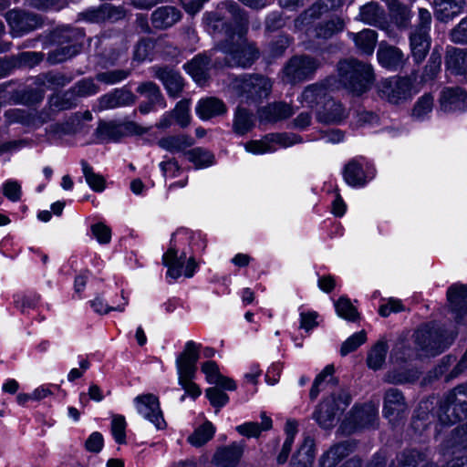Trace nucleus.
<instances>
[{"instance_id":"36","label":"nucleus","mask_w":467,"mask_h":467,"mask_svg":"<svg viewBox=\"0 0 467 467\" xmlns=\"http://www.w3.org/2000/svg\"><path fill=\"white\" fill-rule=\"evenodd\" d=\"M210 58L206 55H198L184 65L185 70L199 84L204 83L208 77Z\"/></svg>"},{"instance_id":"30","label":"nucleus","mask_w":467,"mask_h":467,"mask_svg":"<svg viewBox=\"0 0 467 467\" xmlns=\"http://www.w3.org/2000/svg\"><path fill=\"white\" fill-rule=\"evenodd\" d=\"M378 61L383 67L389 70H398L404 64L403 53L395 47L379 44L377 52Z\"/></svg>"},{"instance_id":"41","label":"nucleus","mask_w":467,"mask_h":467,"mask_svg":"<svg viewBox=\"0 0 467 467\" xmlns=\"http://www.w3.org/2000/svg\"><path fill=\"white\" fill-rule=\"evenodd\" d=\"M389 347L386 341H378L368 351L367 364L369 368L377 370L381 368L385 362Z\"/></svg>"},{"instance_id":"38","label":"nucleus","mask_w":467,"mask_h":467,"mask_svg":"<svg viewBox=\"0 0 467 467\" xmlns=\"http://www.w3.org/2000/svg\"><path fill=\"white\" fill-rule=\"evenodd\" d=\"M349 36L355 42L358 51L364 55H372L378 42L376 31L349 32Z\"/></svg>"},{"instance_id":"23","label":"nucleus","mask_w":467,"mask_h":467,"mask_svg":"<svg viewBox=\"0 0 467 467\" xmlns=\"http://www.w3.org/2000/svg\"><path fill=\"white\" fill-rule=\"evenodd\" d=\"M340 5L341 0H319L295 20V26L296 27L309 26L317 19H319L324 14L327 13L329 9L336 8Z\"/></svg>"},{"instance_id":"51","label":"nucleus","mask_w":467,"mask_h":467,"mask_svg":"<svg viewBox=\"0 0 467 467\" xmlns=\"http://www.w3.org/2000/svg\"><path fill=\"white\" fill-rule=\"evenodd\" d=\"M316 456L315 441L311 437H306L301 444L297 455L294 457L296 460H301L312 466Z\"/></svg>"},{"instance_id":"22","label":"nucleus","mask_w":467,"mask_h":467,"mask_svg":"<svg viewBox=\"0 0 467 467\" xmlns=\"http://www.w3.org/2000/svg\"><path fill=\"white\" fill-rule=\"evenodd\" d=\"M5 19L11 29H37L45 26L44 20L39 15L21 9L8 11Z\"/></svg>"},{"instance_id":"19","label":"nucleus","mask_w":467,"mask_h":467,"mask_svg":"<svg viewBox=\"0 0 467 467\" xmlns=\"http://www.w3.org/2000/svg\"><path fill=\"white\" fill-rule=\"evenodd\" d=\"M447 298L458 324H467V285L455 284L449 287Z\"/></svg>"},{"instance_id":"26","label":"nucleus","mask_w":467,"mask_h":467,"mask_svg":"<svg viewBox=\"0 0 467 467\" xmlns=\"http://www.w3.org/2000/svg\"><path fill=\"white\" fill-rule=\"evenodd\" d=\"M244 446V442H233L228 446L217 449L213 455V462L217 467L234 466L240 461Z\"/></svg>"},{"instance_id":"64","label":"nucleus","mask_w":467,"mask_h":467,"mask_svg":"<svg viewBox=\"0 0 467 467\" xmlns=\"http://www.w3.org/2000/svg\"><path fill=\"white\" fill-rule=\"evenodd\" d=\"M93 235L99 244H109L111 240V230L103 223H98L91 226Z\"/></svg>"},{"instance_id":"16","label":"nucleus","mask_w":467,"mask_h":467,"mask_svg":"<svg viewBox=\"0 0 467 467\" xmlns=\"http://www.w3.org/2000/svg\"><path fill=\"white\" fill-rule=\"evenodd\" d=\"M334 82V78L329 77L320 82H316L306 86L301 95L298 97V101L308 108H320L330 98L329 88Z\"/></svg>"},{"instance_id":"4","label":"nucleus","mask_w":467,"mask_h":467,"mask_svg":"<svg viewBox=\"0 0 467 467\" xmlns=\"http://www.w3.org/2000/svg\"><path fill=\"white\" fill-rule=\"evenodd\" d=\"M436 417L442 425H451L467 418V384H461L442 396Z\"/></svg>"},{"instance_id":"45","label":"nucleus","mask_w":467,"mask_h":467,"mask_svg":"<svg viewBox=\"0 0 467 467\" xmlns=\"http://www.w3.org/2000/svg\"><path fill=\"white\" fill-rule=\"evenodd\" d=\"M425 454L416 450H405L399 453L390 465L395 467H417L418 464L425 461Z\"/></svg>"},{"instance_id":"31","label":"nucleus","mask_w":467,"mask_h":467,"mask_svg":"<svg viewBox=\"0 0 467 467\" xmlns=\"http://www.w3.org/2000/svg\"><path fill=\"white\" fill-rule=\"evenodd\" d=\"M182 18V14L174 6H161L151 15V23L155 29H166L173 26Z\"/></svg>"},{"instance_id":"50","label":"nucleus","mask_w":467,"mask_h":467,"mask_svg":"<svg viewBox=\"0 0 467 467\" xmlns=\"http://www.w3.org/2000/svg\"><path fill=\"white\" fill-rule=\"evenodd\" d=\"M77 21L90 24H100L105 22L104 5H101L99 7H90L79 13L78 15Z\"/></svg>"},{"instance_id":"47","label":"nucleus","mask_w":467,"mask_h":467,"mask_svg":"<svg viewBox=\"0 0 467 467\" xmlns=\"http://www.w3.org/2000/svg\"><path fill=\"white\" fill-rule=\"evenodd\" d=\"M431 405V402L428 400L421 401L419 404L417 414L413 417L411 423L412 428L415 431H424L431 421L430 418H434L432 414L431 415L428 412Z\"/></svg>"},{"instance_id":"59","label":"nucleus","mask_w":467,"mask_h":467,"mask_svg":"<svg viewBox=\"0 0 467 467\" xmlns=\"http://www.w3.org/2000/svg\"><path fill=\"white\" fill-rule=\"evenodd\" d=\"M126 420L121 415L115 416L111 421V432L114 440L119 444L126 442Z\"/></svg>"},{"instance_id":"11","label":"nucleus","mask_w":467,"mask_h":467,"mask_svg":"<svg viewBox=\"0 0 467 467\" xmlns=\"http://www.w3.org/2000/svg\"><path fill=\"white\" fill-rule=\"evenodd\" d=\"M342 175L350 187L362 188L375 177V169L363 156H357L346 163Z\"/></svg>"},{"instance_id":"61","label":"nucleus","mask_w":467,"mask_h":467,"mask_svg":"<svg viewBox=\"0 0 467 467\" xmlns=\"http://www.w3.org/2000/svg\"><path fill=\"white\" fill-rule=\"evenodd\" d=\"M433 98L431 95L422 96L413 109V116L417 119H423L432 109Z\"/></svg>"},{"instance_id":"2","label":"nucleus","mask_w":467,"mask_h":467,"mask_svg":"<svg viewBox=\"0 0 467 467\" xmlns=\"http://www.w3.org/2000/svg\"><path fill=\"white\" fill-rule=\"evenodd\" d=\"M188 243L193 254H200L206 247L204 236L200 232H192L188 229L178 230L171 237L170 247L162 256L163 265L167 266V276L173 280L182 274L186 262L187 253L180 251L182 244Z\"/></svg>"},{"instance_id":"13","label":"nucleus","mask_w":467,"mask_h":467,"mask_svg":"<svg viewBox=\"0 0 467 467\" xmlns=\"http://www.w3.org/2000/svg\"><path fill=\"white\" fill-rule=\"evenodd\" d=\"M302 140L296 134L272 133L261 140H250L244 144L246 151L254 154H264L276 150V145L283 148L290 147Z\"/></svg>"},{"instance_id":"20","label":"nucleus","mask_w":467,"mask_h":467,"mask_svg":"<svg viewBox=\"0 0 467 467\" xmlns=\"http://www.w3.org/2000/svg\"><path fill=\"white\" fill-rule=\"evenodd\" d=\"M349 115L348 109L331 97L316 111V119L323 124H340Z\"/></svg>"},{"instance_id":"28","label":"nucleus","mask_w":467,"mask_h":467,"mask_svg":"<svg viewBox=\"0 0 467 467\" xmlns=\"http://www.w3.org/2000/svg\"><path fill=\"white\" fill-rule=\"evenodd\" d=\"M440 103L446 112L463 110L467 107V93L459 87L447 88L441 92Z\"/></svg>"},{"instance_id":"53","label":"nucleus","mask_w":467,"mask_h":467,"mask_svg":"<svg viewBox=\"0 0 467 467\" xmlns=\"http://www.w3.org/2000/svg\"><path fill=\"white\" fill-rule=\"evenodd\" d=\"M5 121L8 125L19 123L30 127L33 120H30V112L22 109H10L5 112Z\"/></svg>"},{"instance_id":"46","label":"nucleus","mask_w":467,"mask_h":467,"mask_svg":"<svg viewBox=\"0 0 467 467\" xmlns=\"http://www.w3.org/2000/svg\"><path fill=\"white\" fill-rule=\"evenodd\" d=\"M214 433L215 427L211 421L207 420L188 437V441L195 447H201L208 442Z\"/></svg>"},{"instance_id":"24","label":"nucleus","mask_w":467,"mask_h":467,"mask_svg":"<svg viewBox=\"0 0 467 467\" xmlns=\"http://www.w3.org/2000/svg\"><path fill=\"white\" fill-rule=\"evenodd\" d=\"M257 113L260 122L275 123L290 118L295 111L290 104L277 101L260 108Z\"/></svg>"},{"instance_id":"48","label":"nucleus","mask_w":467,"mask_h":467,"mask_svg":"<svg viewBox=\"0 0 467 467\" xmlns=\"http://www.w3.org/2000/svg\"><path fill=\"white\" fill-rule=\"evenodd\" d=\"M82 171L88 186L95 192H102L105 189V180L94 171L93 168L84 160L81 161Z\"/></svg>"},{"instance_id":"10","label":"nucleus","mask_w":467,"mask_h":467,"mask_svg":"<svg viewBox=\"0 0 467 467\" xmlns=\"http://www.w3.org/2000/svg\"><path fill=\"white\" fill-rule=\"evenodd\" d=\"M350 396L344 391L332 394L324 399L314 412V419L323 429H329L334 425L335 417L350 404Z\"/></svg>"},{"instance_id":"1","label":"nucleus","mask_w":467,"mask_h":467,"mask_svg":"<svg viewBox=\"0 0 467 467\" xmlns=\"http://www.w3.org/2000/svg\"><path fill=\"white\" fill-rule=\"evenodd\" d=\"M213 37L230 67H249L259 58V50L247 39L246 31H213Z\"/></svg>"},{"instance_id":"15","label":"nucleus","mask_w":467,"mask_h":467,"mask_svg":"<svg viewBox=\"0 0 467 467\" xmlns=\"http://www.w3.org/2000/svg\"><path fill=\"white\" fill-rule=\"evenodd\" d=\"M147 131L148 129L138 125L134 121H125L122 123L100 121L97 128L98 137L110 141H119L123 137L129 135H142Z\"/></svg>"},{"instance_id":"18","label":"nucleus","mask_w":467,"mask_h":467,"mask_svg":"<svg viewBox=\"0 0 467 467\" xmlns=\"http://www.w3.org/2000/svg\"><path fill=\"white\" fill-rule=\"evenodd\" d=\"M378 410L371 404L355 406L348 418L342 424L344 431L350 425L349 431H355L359 428L373 426L377 420Z\"/></svg>"},{"instance_id":"32","label":"nucleus","mask_w":467,"mask_h":467,"mask_svg":"<svg viewBox=\"0 0 467 467\" xmlns=\"http://www.w3.org/2000/svg\"><path fill=\"white\" fill-rule=\"evenodd\" d=\"M446 69L453 75H467V50L449 47L445 57Z\"/></svg>"},{"instance_id":"60","label":"nucleus","mask_w":467,"mask_h":467,"mask_svg":"<svg viewBox=\"0 0 467 467\" xmlns=\"http://www.w3.org/2000/svg\"><path fill=\"white\" fill-rule=\"evenodd\" d=\"M205 395L212 406L217 408L218 410L225 406L229 401L228 395L216 387L207 389Z\"/></svg>"},{"instance_id":"34","label":"nucleus","mask_w":467,"mask_h":467,"mask_svg":"<svg viewBox=\"0 0 467 467\" xmlns=\"http://www.w3.org/2000/svg\"><path fill=\"white\" fill-rule=\"evenodd\" d=\"M411 53L417 63L421 62L431 47V37L427 31H413L410 36Z\"/></svg>"},{"instance_id":"49","label":"nucleus","mask_w":467,"mask_h":467,"mask_svg":"<svg viewBox=\"0 0 467 467\" xmlns=\"http://www.w3.org/2000/svg\"><path fill=\"white\" fill-rule=\"evenodd\" d=\"M335 308L337 314L348 321H356L358 317V312L357 308L352 305L348 297L341 296L335 303Z\"/></svg>"},{"instance_id":"42","label":"nucleus","mask_w":467,"mask_h":467,"mask_svg":"<svg viewBox=\"0 0 467 467\" xmlns=\"http://www.w3.org/2000/svg\"><path fill=\"white\" fill-rule=\"evenodd\" d=\"M254 115L246 109L238 107L234 119V130L238 135H244L254 127Z\"/></svg>"},{"instance_id":"43","label":"nucleus","mask_w":467,"mask_h":467,"mask_svg":"<svg viewBox=\"0 0 467 467\" xmlns=\"http://www.w3.org/2000/svg\"><path fill=\"white\" fill-rule=\"evenodd\" d=\"M190 162L193 163L196 169L207 168L213 164L214 156L209 150L196 147L185 152Z\"/></svg>"},{"instance_id":"57","label":"nucleus","mask_w":467,"mask_h":467,"mask_svg":"<svg viewBox=\"0 0 467 467\" xmlns=\"http://www.w3.org/2000/svg\"><path fill=\"white\" fill-rule=\"evenodd\" d=\"M171 112L173 113L175 122L182 128H185L190 124L191 116L190 104L188 100H180Z\"/></svg>"},{"instance_id":"39","label":"nucleus","mask_w":467,"mask_h":467,"mask_svg":"<svg viewBox=\"0 0 467 467\" xmlns=\"http://www.w3.org/2000/svg\"><path fill=\"white\" fill-rule=\"evenodd\" d=\"M359 19L371 26H379L384 20V10L375 2L368 3L360 7Z\"/></svg>"},{"instance_id":"37","label":"nucleus","mask_w":467,"mask_h":467,"mask_svg":"<svg viewBox=\"0 0 467 467\" xmlns=\"http://www.w3.org/2000/svg\"><path fill=\"white\" fill-rule=\"evenodd\" d=\"M435 15L441 21H448L460 14L465 5V0H435Z\"/></svg>"},{"instance_id":"27","label":"nucleus","mask_w":467,"mask_h":467,"mask_svg":"<svg viewBox=\"0 0 467 467\" xmlns=\"http://www.w3.org/2000/svg\"><path fill=\"white\" fill-rule=\"evenodd\" d=\"M154 76L161 81L169 96H180L184 84L179 72L168 67H154Z\"/></svg>"},{"instance_id":"25","label":"nucleus","mask_w":467,"mask_h":467,"mask_svg":"<svg viewBox=\"0 0 467 467\" xmlns=\"http://www.w3.org/2000/svg\"><path fill=\"white\" fill-rule=\"evenodd\" d=\"M135 96L128 88H115L99 99V109L106 110L134 104Z\"/></svg>"},{"instance_id":"3","label":"nucleus","mask_w":467,"mask_h":467,"mask_svg":"<svg viewBox=\"0 0 467 467\" xmlns=\"http://www.w3.org/2000/svg\"><path fill=\"white\" fill-rule=\"evenodd\" d=\"M337 74L344 88L356 95L367 92L375 79L372 66L356 58L339 61Z\"/></svg>"},{"instance_id":"12","label":"nucleus","mask_w":467,"mask_h":467,"mask_svg":"<svg viewBox=\"0 0 467 467\" xmlns=\"http://www.w3.org/2000/svg\"><path fill=\"white\" fill-rule=\"evenodd\" d=\"M411 87L409 78L394 76L381 79L377 85V90L380 98L398 104L410 97Z\"/></svg>"},{"instance_id":"56","label":"nucleus","mask_w":467,"mask_h":467,"mask_svg":"<svg viewBox=\"0 0 467 467\" xmlns=\"http://www.w3.org/2000/svg\"><path fill=\"white\" fill-rule=\"evenodd\" d=\"M77 98H85L96 95L99 91V87L92 78H83L77 82L72 88Z\"/></svg>"},{"instance_id":"6","label":"nucleus","mask_w":467,"mask_h":467,"mask_svg":"<svg viewBox=\"0 0 467 467\" xmlns=\"http://www.w3.org/2000/svg\"><path fill=\"white\" fill-rule=\"evenodd\" d=\"M233 87L242 102L256 104L270 95L273 83L260 74H244L234 81Z\"/></svg>"},{"instance_id":"55","label":"nucleus","mask_w":467,"mask_h":467,"mask_svg":"<svg viewBox=\"0 0 467 467\" xmlns=\"http://www.w3.org/2000/svg\"><path fill=\"white\" fill-rule=\"evenodd\" d=\"M130 74V70L115 69L100 72L96 75V79L107 85H114L126 79Z\"/></svg>"},{"instance_id":"14","label":"nucleus","mask_w":467,"mask_h":467,"mask_svg":"<svg viewBox=\"0 0 467 467\" xmlns=\"http://www.w3.org/2000/svg\"><path fill=\"white\" fill-rule=\"evenodd\" d=\"M137 412L152 423L157 430H164L167 423L161 410L157 396L151 393L141 394L133 400Z\"/></svg>"},{"instance_id":"9","label":"nucleus","mask_w":467,"mask_h":467,"mask_svg":"<svg viewBox=\"0 0 467 467\" xmlns=\"http://www.w3.org/2000/svg\"><path fill=\"white\" fill-rule=\"evenodd\" d=\"M224 19L233 21L234 25L239 29H244L248 26L246 12L234 1H223L215 11L206 12L203 15L204 23L208 26H213V29L218 27L215 23Z\"/></svg>"},{"instance_id":"54","label":"nucleus","mask_w":467,"mask_h":467,"mask_svg":"<svg viewBox=\"0 0 467 467\" xmlns=\"http://www.w3.org/2000/svg\"><path fill=\"white\" fill-rule=\"evenodd\" d=\"M366 340L367 334L364 330L354 333L343 342L340 348L341 355L346 356L355 351L358 348L364 344Z\"/></svg>"},{"instance_id":"17","label":"nucleus","mask_w":467,"mask_h":467,"mask_svg":"<svg viewBox=\"0 0 467 467\" xmlns=\"http://www.w3.org/2000/svg\"><path fill=\"white\" fill-rule=\"evenodd\" d=\"M201 344L192 340L185 343L183 351L176 358L178 376H195L200 358Z\"/></svg>"},{"instance_id":"7","label":"nucleus","mask_w":467,"mask_h":467,"mask_svg":"<svg viewBox=\"0 0 467 467\" xmlns=\"http://www.w3.org/2000/svg\"><path fill=\"white\" fill-rule=\"evenodd\" d=\"M442 467H467V422L453 430L442 446Z\"/></svg>"},{"instance_id":"29","label":"nucleus","mask_w":467,"mask_h":467,"mask_svg":"<svg viewBox=\"0 0 467 467\" xmlns=\"http://www.w3.org/2000/svg\"><path fill=\"white\" fill-rule=\"evenodd\" d=\"M355 446V443L349 441L334 444L320 457L319 467H335L354 451Z\"/></svg>"},{"instance_id":"44","label":"nucleus","mask_w":467,"mask_h":467,"mask_svg":"<svg viewBox=\"0 0 467 467\" xmlns=\"http://www.w3.org/2000/svg\"><path fill=\"white\" fill-rule=\"evenodd\" d=\"M136 90L139 94L145 97L148 101L157 104L161 109L166 107V102L161 89L154 82H143L138 86Z\"/></svg>"},{"instance_id":"8","label":"nucleus","mask_w":467,"mask_h":467,"mask_svg":"<svg viewBox=\"0 0 467 467\" xmlns=\"http://www.w3.org/2000/svg\"><path fill=\"white\" fill-rule=\"evenodd\" d=\"M320 66V60L316 57L307 55L294 56L284 66L282 78L285 82L295 85L313 78Z\"/></svg>"},{"instance_id":"21","label":"nucleus","mask_w":467,"mask_h":467,"mask_svg":"<svg viewBox=\"0 0 467 467\" xmlns=\"http://www.w3.org/2000/svg\"><path fill=\"white\" fill-rule=\"evenodd\" d=\"M407 405L402 393L395 388L389 389L384 397L383 414L390 422L403 418Z\"/></svg>"},{"instance_id":"63","label":"nucleus","mask_w":467,"mask_h":467,"mask_svg":"<svg viewBox=\"0 0 467 467\" xmlns=\"http://www.w3.org/2000/svg\"><path fill=\"white\" fill-rule=\"evenodd\" d=\"M405 310L401 300L389 298L386 303L379 306V313L381 317H387L391 313H400Z\"/></svg>"},{"instance_id":"62","label":"nucleus","mask_w":467,"mask_h":467,"mask_svg":"<svg viewBox=\"0 0 467 467\" xmlns=\"http://www.w3.org/2000/svg\"><path fill=\"white\" fill-rule=\"evenodd\" d=\"M195 376H178L179 385L184 389L185 393L192 399H197L202 391L199 386L193 382Z\"/></svg>"},{"instance_id":"33","label":"nucleus","mask_w":467,"mask_h":467,"mask_svg":"<svg viewBox=\"0 0 467 467\" xmlns=\"http://www.w3.org/2000/svg\"><path fill=\"white\" fill-rule=\"evenodd\" d=\"M196 114L202 120H207L226 111L225 104L216 98H206L199 100Z\"/></svg>"},{"instance_id":"5","label":"nucleus","mask_w":467,"mask_h":467,"mask_svg":"<svg viewBox=\"0 0 467 467\" xmlns=\"http://www.w3.org/2000/svg\"><path fill=\"white\" fill-rule=\"evenodd\" d=\"M454 337L452 332L435 324H427L416 331L415 343L422 355L434 357L444 351Z\"/></svg>"},{"instance_id":"52","label":"nucleus","mask_w":467,"mask_h":467,"mask_svg":"<svg viewBox=\"0 0 467 467\" xmlns=\"http://www.w3.org/2000/svg\"><path fill=\"white\" fill-rule=\"evenodd\" d=\"M122 304L118 305L116 306H109L103 298L98 296L94 300L90 301V306L92 309L100 315L108 314L110 311H119L122 312L125 309V306L128 305V299L124 296L123 292L121 293Z\"/></svg>"},{"instance_id":"58","label":"nucleus","mask_w":467,"mask_h":467,"mask_svg":"<svg viewBox=\"0 0 467 467\" xmlns=\"http://www.w3.org/2000/svg\"><path fill=\"white\" fill-rule=\"evenodd\" d=\"M42 84L47 85L48 88H57L66 86L71 78L62 73L48 72L39 77Z\"/></svg>"},{"instance_id":"35","label":"nucleus","mask_w":467,"mask_h":467,"mask_svg":"<svg viewBox=\"0 0 467 467\" xmlns=\"http://www.w3.org/2000/svg\"><path fill=\"white\" fill-rule=\"evenodd\" d=\"M158 146L171 153H179L184 151L193 144L192 137L186 134L170 135L160 139Z\"/></svg>"},{"instance_id":"40","label":"nucleus","mask_w":467,"mask_h":467,"mask_svg":"<svg viewBox=\"0 0 467 467\" xmlns=\"http://www.w3.org/2000/svg\"><path fill=\"white\" fill-rule=\"evenodd\" d=\"M77 103V96L72 88L63 94H55L48 99L49 108L54 111L70 109L76 107Z\"/></svg>"}]
</instances>
